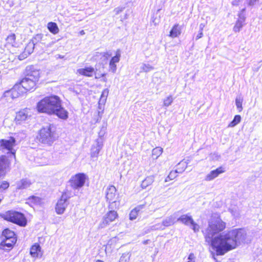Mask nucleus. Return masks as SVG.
<instances>
[{
	"label": "nucleus",
	"mask_w": 262,
	"mask_h": 262,
	"mask_svg": "<svg viewBox=\"0 0 262 262\" xmlns=\"http://www.w3.org/2000/svg\"><path fill=\"white\" fill-rule=\"evenodd\" d=\"M225 228L226 223L220 218H217L209 222L208 227L203 231L205 241L215 251L217 255H223L246 242L247 233L241 228L230 230L213 237Z\"/></svg>",
	"instance_id": "obj_1"
},
{
	"label": "nucleus",
	"mask_w": 262,
	"mask_h": 262,
	"mask_svg": "<svg viewBox=\"0 0 262 262\" xmlns=\"http://www.w3.org/2000/svg\"><path fill=\"white\" fill-rule=\"evenodd\" d=\"M37 110L39 113L55 115L63 120L69 116L68 112L61 105V99L56 95L47 96L40 100L37 104Z\"/></svg>",
	"instance_id": "obj_2"
},
{
	"label": "nucleus",
	"mask_w": 262,
	"mask_h": 262,
	"mask_svg": "<svg viewBox=\"0 0 262 262\" xmlns=\"http://www.w3.org/2000/svg\"><path fill=\"white\" fill-rule=\"evenodd\" d=\"M40 77L39 71L33 66H27L25 70V76L20 82L21 86L26 91L35 89Z\"/></svg>",
	"instance_id": "obj_3"
},
{
	"label": "nucleus",
	"mask_w": 262,
	"mask_h": 262,
	"mask_svg": "<svg viewBox=\"0 0 262 262\" xmlns=\"http://www.w3.org/2000/svg\"><path fill=\"white\" fill-rule=\"evenodd\" d=\"M37 138L39 142L51 145L57 138L55 126L53 124H50L42 127L40 129Z\"/></svg>",
	"instance_id": "obj_4"
},
{
	"label": "nucleus",
	"mask_w": 262,
	"mask_h": 262,
	"mask_svg": "<svg viewBox=\"0 0 262 262\" xmlns=\"http://www.w3.org/2000/svg\"><path fill=\"white\" fill-rule=\"evenodd\" d=\"M3 218L8 221L24 227L27 225V220L25 215L20 212L9 210L3 214Z\"/></svg>",
	"instance_id": "obj_5"
},
{
	"label": "nucleus",
	"mask_w": 262,
	"mask_h": 262,
	"mask_svg": "<svg viewBox=\"0 0 262 262\" xmlns=\"http://www.w3.org/2000/svg\"><path fill=\"white\" fill-rule=\"evenodd\" d=\"M117 189L113 185L108 186L106 190L105 198L106 202L108 203L109 209H117L120 205L119 201H118V196L116 195Z\"/></svg>",
	"instance_id": "obj_6"
},
{
	"label": "nucleus",
	"mask_w": 262,
	"mask_h": 262,
	"mask_svg": "<svg viewBox=\"0 0 262 262\" xmlns=\"http://www.w3.org/2000/svg\"><path fill=\"white\" fill-rule=\"evenodd\" d=\"M71 192L66 191L62 193L60 198L58 200L56 206H55V211L57 214L61 215L62 214L67 207L69 205L68 200L71 198Z\"/></svg>",
	"instance_id": "obj_7"
},
{
	"label": "nucleus",
	"mask_w": 262,
	"mask_h": 262,
	"mask_svg": "<svg viewBox=\"0 0 262 262\" xmlns=\"http://www.w3.org/2000/svg\"><path fill=\"white\" fill-rule=\"evenodd\" d=\"M86 179V176L84 173H77L70 179V186L74 189H79L84 185Z\"/></svg>",
	"instance_id": "obj_8"
},
{
	"label": "nucleus",
	"mask_w": 262,
	"mask_h": 262,
	"mask_svg": "<svg viewBox=\"0 0 262 262\" xmlns=\"http://www.w3.org/2000/svg\"><path fill=\"white\" fill-rule=\"evenodd\" d=\"M110 210L105 214L102 221L99 223L98 226L99 229L105 228L111 222L114 221L118 217V215L117 211L115 210V209Z\"/></svg>",
	"instance_id": "obj_9"
},
{
	"label": "nucleus",
	"mask_w": 262,
	"mask_h": 262,
	"mask_svg": "<svg viewBox=\"0 0 262 262\" xmlns=\"http://www.w3.org/2000/svg\"><path fill=\"white\" fill-rule=\"evenodd\" d=\"M16 144V140L13 137H10L8 140H0V150L6 149L9 152L15 155V152L13 150V147Z\"/></svg>",
	"instance_id": "obj_10"
},
{
	"label": "nucleus",
	"mask_w": 262,
	"mask_h": 262,
	"mask_svg": "<svg viewBox=\"0 0 262 262\" xmlns=\"http://www.w3.org/2000/svg\"><path fill=\"white\" fill-rule=\"evenodd\" d=\"M16 242V239L15 238H2V241L0 243V249L9 251L13 248Z\"/></svg>",
	"instance_id": "obj_11"
},
{
	"label": "nucleus",
	"mask_w": 262,
	"mask_h": 262,
	"mask_svg": "<svg viewBox=\"0 0 262 262\" xmlns=\"http://www.w3.org/2000/svg\"><path fill=\"white\" fill-rule=\"evenodd\" d=\"M9 162L8 158L4 155L0 157V179L4 177L6 174Z\"/></svg>",
	"instance_id": "obj_12"
},
{
	"label": "nucleus",
	"mask_w": 262,
	"mask_h": 262,
	"mask_svg": "<svg viewBox=\"0 0 262 262\" xmlns=\"http://www.w3.org/2000/svg\"><path fill=\"white\" fill-rule=\"evenodd\" d=\"M174 224L173 218L169 216L166 218L162 222V224H157L151 227L152 230H164L166 227L170 226Z\"/></svg>",
	"instance_id": "obj_13"
},
{
	"label": "nucleus",
	"mask_w": 262,
	"mask_h": 262,
	"mask_svg": "<svg viewBox=\"0 0 262 262\" xmlns=\"http://www.w3.org/2000/svg\"><path fill=\"white\" fill-rule=\"evenodd\" d=\"M103 146L102 141L101 139H98L96 140L95 143L92 145L91 147V155L92 158H97L99 151L102 149Z\"/></svg>",
	"instance_id": "obj_14"
},
{
	"label": "nucleus",
	"mask_w": 262,
	"mask_h": 262,
	"mask_svg": "<svg viewBox=\"0 0 262 262\" xmlns=\"http://www.w3.org/2000/svg\"><path fill=\"white\" fill-rule=\"evenodd\" d=\"M36 46L34 43L31 41L27 45L24 52L19 56L20 60H22L26 58L28 55L33 53L35 47Z\"/></svg>",
	"instance_id": "obj_15"
},
{
	"label": "nucleus",
	"mask_w": 262,
	"mask_h": 262,
	"mask_svg": "<svg viewBox=\"0 0 262 262\" xmlns=\"http://www.w3.org/2000/svg\"><path fill=\"white\" fill-rule=\"evenodd\" d=\"M32 184V182L31 181L27 179L24 178L22 179L19 181H18L16 182V190H23L29 188L31 185Z\"/></svg>",
	"instance_id": "obj_16"
},
{
	"label": "nucleus",
	"mask_w": 262,
	"mask_h": 262,
	"mask_svg": "<svg viewBox=\"0 0 262 262\" xmlns=\"http://www.w3.org/2000/svg\"><path fill=\"white\" fill-rule=\"evenodd\" d=\"M30 254L34 258L41 257L42 255V252L40 246L36 243L32 245L30 248Z\"/></svg>",
	"instance_id": "obj_17"
},
{
	"label": "nucleus",
	"mask_w": 262,
	"mask_h": 262,
	"mask_svg": "<svg viewBox=\"0 0 262 262\" xmlns=\"http://www.w3.org/2000/svg\"><path fill=\"white\" fill-rule=\"evenodd\" d=\"M224 172V170L223 169V168L222 167H220L215 170H211L206 176V177L205 178V180H206L207 181H211V180H213L214 179H215V178H216L217 177H218V176L220 174H221Z\"/></svg>",
	"instance_id": "obj_18"
},
{
	"label": "nucleus",
	"mask_w": 262,
	"mask_h": 262,
	"mask_svg": "<svg viewBox=\"0 0 262 262\" xmlns=\"http://www.w3.org/2000/svg\"><path fill=\"white\" fill-rule=\"evenodd\" d=\"M77 73L81 75L86 77H92L95 73V70L92 67H87L84 68L78 69Z\"/></svg>",
	"instance_id": "obj_19"
},
{
	"label": "nucleus",
	"mask_w": 262,
	"mask_h": 262,
	"mask_svg": "<svg viewBox=\"0 0 262 262\" xmlns=\"http://www.w3.org/2000/svg\"><path fill=\"white\" fill-rule=\"evenodd\" d=\"M51 39V37L49 34H48V33L46 34H42L41 40L40 41V43L45 45V46L46 47H48V48L51 47L55 42L54 41L49 42V41H50Z\"/></svg>",
	"instance_id": "obj_20"
},
{
	"label": "nucleus",
	"mask_w": 262,
	"mask_h": 262,
	"mask_svg": "<svg viewBox=\"0 0 262 262\" xmlns=\"http://www.w3.org/2000/svg\"><path fill=\"white\" fill-rule=\"evenodd\" d=\"M182 27L179 24L174 25L170 31L169 36L172 38L178 37L181 33Z\"/></svg>",
	"instance_id": "obj_21"
},
{
	"label": "nucleus",
	"mask_w": 262,
	"mask_h": 262,
	"mask_svg": "<svg viewBox=\"0 0 262 262\" xmlns=\"http://www.w3.org/2000/svg\"><path fill=\"white\" fill-rule=\"evenodd\" d=\"M27 110L20 111L16 114L15 120L17 122L21 121H25L29 117Z\"/></svg>",
	"instance_id": "obj_22"
},
{
	"label": "nucleus",
	"mask_w": 262,
	"mask_h": 262,
	"mask_svg": "<svg viewBox=\"0 0 262 262\" xmlns=\"http://www.w3.org/2000/svg\"><path fill=\"white\" fill-rule=\"evenodd\" d=\"M193 219L190 215L183 214L178 219V221L180 222L186 226H190L193 222Z\"/></svg>",
	"instance_id": "obj_23"
},
{
	"label": "nucleus",
	"mask_w": 262,
	"mask_h": 262,
	"mask_svg": "<svg viewBox=\"0 0 262 262\" xmlns=\"http://www.w3.org/2000/svg\"><path fill=\"white\" fill-rule=\"evenodd\" d=\"M2 238H15L16 239V237L15 236V233L10 230L8 228L5 229L2 232Z\"/></svg>",
	"instance_id": "obj_24"
},
{
	"label": "nucleus",
	"mask_w": 262,
	"mask_h": 262,
	"mask_svg": "<svg viewBox=\"0 0 262 262\" xmlns=\"http://www.w3.org/2000/svg\"><path fill=\"white\" fill-rule=\"evenodd\" d=\"M154 177L150 176L147 177L144 180L142 181L141 184V187L142 189L146 188L148 186H150L154 182Z\"/></svg>",
	"instance_id": "obj_25"
},
{
	"label": "nucleus",
	"mask_w": 262,
	"mask_h": 262,
	"mask_svg": "<svg viewBox=\"0 0 262 262\" xmlns=\"http://www.w3.org/2000/svg\"><path fill=\"white\" fill-rule=\"evenodd\" d=\"M20 86L21 85H20V84L19 85H15L11 89L12 92V100L18 98L23 92V91H20L19 90Z\"/></svg>",
	"instance_id": "obj_26"
},
{
	"label": "nucleus",
	"mask_w": 262,
	"mask_h": 262,
	"mask_svg": "<svg viewBox=\"0 0 262 262\" xmlns=\"http://www.w3.org/2000/svg\"><path fill=\"white\" fill-rule=\"evenodd\" d=\"M47 28L49 31L53 34H57L59 31V28L56 23L50 22L48 24Z\"/></svg>",
	"instance_id": "obj_27"
},
{
	"label": "nucleus",
	"mask_w": 262,
	"mask_h": 262,
	"mask_svg": "<svg viewBox=\"0 0 262 262\" xmlns=\"http://www.w3.org/2000/svg\"><path fill=\"white\" fill-rule=\"evenodd\" d=\"M188 162H187L184 161H181L179 162L177 166L176 171H178V173H181L186 169Z\"/></svg>",
	"instance_id": "obj_28"
},
{
	"label": "nucleus",
	"mask_w": 262,
	"mask_h": 262,
	"mask_svg": "<svg viewBox=\"0 0 262 262\" xmlns=\"http://www.w3.org/2000/svg\"><path fill=\"white\" fill-rule=\"evenodd\" d=\"M28 200L29 201V202L37 205H40L42 202L41 198L34 195L30 196L28 199Z\"/></svg>",
	"instance_id": "obj_29"
},
{
	"label": "nucleus",
	"mask_w": 262,
	"mask_h": 262,
	"mask_svg": "<svg viewBox=\"0 0 262 262\" xmlns=\"http://www.w3.org/2000/svg\"><path fill=\"white\" fill-rule=\"evenodd\" d=\"M241 121V117L239 115H236L234 117L233 120L229 124L228 127H233L238 124Z\"/></svg>",
	"instance_id": "obj_30"
},
{
	"label": "nucleus",
	"mask_w": 262,
	"mask_h": 262,
	"mask_svg": "<svg viewBox=\"0 0 262 262\" xmlns=\"http://www.w3.org/2000/svg\"><path fill=\"white\" fill-rule=\"evenodd\" d=\"M243 101V98L241 96H237L235 98V104L240 112L243 110L242 103Z\"/></svg>",
	"instance_id": "obj_31"
},
{
	"label": "nucleus",
	"mask_w": 262,
	"mask_h": 262,
	"mask_svg": "<svg viewBox=\"0 0 262 262\" xmlns=\"http://www.w3.org/2000/svg\"><path fill=\"white\" fill-rule=\"evenodd\" d=\"M162 148L160 147H157L152 149V155L154 158L157 159L162 154Z\"/></svg>",
	"instance_id": "obj_32"
},
{
	"label": "nucleus",
	"mask_w": 262,
	"mask_h": 262,
	"mask_svg": "<svg viewBox=\"0 0 262 262\" xmlns=\"http://www.w3.org/2000/svg\"><path fill=\"white\" fill-rule=\"evenodd\" d=\"M238 20L245 22L246 18V8H243L238 13Z\"/></svg>",
	"instance_id": "obj_33"
},
{
	"label": "nucleus",
	"mask_w": 262,
	"mask_h": 262,
	"mask_svg": "<svg viewBox=\"0 0 262 262\" xmlns=\"http://www.w3.org/2000/svg\"><path fill=\"white\" fill-rule=\"evenodd\" d=\"M121 57V51L120 49H118L116 52V55L114 57H112L110 62L114 63H118L120 61Z\"/></svg>",
	"instance_id": "obj_34"
},
{
	"label": "nucleus",
	"mask_w": 262,
	"mask_h": 262,
	"mask_svg": "<svg viewBox=\"0 0 262 262\" xmlns=\"http://www.w3.org/2000/svg\"><path fill=\"white\" fill-rule=\"evenodd\" d=\"M245 25V22L237 20L235 25L233 28L234 32H239L241 29Z\"/></svg>",
	"instance_id": "obj_35"
},
{
	"label": "nucleus",
	"mask_w": 262,
	"mask_h": 262,
	"mask_svg": "<svg viewBox=\"0 0 262 262\" xmlns=\"http://www.w3.org/2000/svg\"><path fill=\"white\" fill-rule=\"evenodd\" d=\"M41 33H39L35 35L30 40L34 45L37 46L38 43H40L41 40Z\"/></svg>",
	"instance_id": "obj_36"
},
{
	"label": "nucleus",
	"mask_w": 262,
	"mask_h": 262,
	"mask_svg": "<svg viewBox=\"0 0 262 262\" xmlns=\"http://www.w3.org/2000/svg\"><path fill=\"white\" fill-rule=\"evenodd\" d=\"M154 67L152 66H151V65H150L149 64L144 63L141 67V72H146V73H147V72H149L152 71V70H154Z\"/></svg>",
	"instance_id": "obj_37"
},
{
	"label": "nucleus",
	"mask_w": 262,
	"mask_h": 262,
	"mask_svg": "<svg viewBox=\"0 0 262 262\" xmlns=\"http://www.w3.org/2000/svg\"><path fill=\"white\" fill-rule=\"evenodd\" d=\"M131 254L129 252L123 253L121 255L119 262H129Z\"/></svg>",
	"instance_id": "obj_38"
},
{
	"label": "nucleus",
	"mask_w": 262,
	"mask_h": 262,
	"mask_svg": "<svg viewBox=\"0 0 262 262\" xmlns=\"http://www.w3.org/2000/svg\"><path fill=\"white\" fill-rule=\"evenodd\" d=\"M178 171H176V169L174 171H171L168 177L166 178L165 181L167 182L168 180H173L177 176Z\"/></svg>",
	"instance_id": "obj_39"
},
{
	"label": "nucleus",
	"mask_w": 262,
	"mask_h": 262,
	"mask_svg": "<svg viewBox=\"0 0 262 262\" xmlns=\"http://www.w3.org/2000/svg\"><path fill=\"white\" fill-rule=\"evenodd\" d=\"M259 2V0H246L245 4L248 7H253Z\"/></svg>",
	"instance_id": "obj_40"
},
{
	"label": "nucleus",
	"mask_w": 262,
	"mask_h": 262,
	"mask_svg": "<svg viewBox=\"0 0 262 262\" xmlns=\"http://www.w3.org/2000/svg\"><path fill=\"white\" fill-rule=\"evenodd\" d=\"M15 35L11 34L7 37L6 41L7 43L13 45L15 42Z\"/></svg>",
	"instance_id": "obj_41"
},
{
	"label": "nucleus",
	"mask_w": 262,
	"mask_h": 262,
	"mask_svg": "<svg viewBox=\"0 0 262 262\" xmlns=\"http://www.w3.org/2000/svg\"><path fill=\"white\" fill-rule=\"evenodd\" d=\"M138 213L139 212L134 208L129 213V219L130 220H134L136 219L137 215H138Z\"/></svg>",
	"instance_id": "obj_42"
},
{
	"label": "nucleus",
	"mask_w": 262,
	"mask_h": 262,
	"mask_svg": "<svg viewBox=\"0 0 262 262\" xmlns=\"http://www.w3.org/2000/svg\"><path fill=\"white\" fill-rule=\"evenodd\" d=\"M102 55V57L104 58L103 60L106 61L110 57L112 56V53L111 51H106L104 52H101L100 53Z\"/></svg>",
	"instance_id": "obj_43"
},
{
	"label": "nucleus",
	"mask_w": 262,
	"mask_h": 262,
	"mask_svg": "<svg viewBox=\"0 0 262 262\" xmlns=\"http://www.w3.org/2000/svg\"><path fill=\"white\" fill-rule=\"evenodd\" d=\"M190 228L193 230L194 232L196 233L199 231L200 226L199 225L194 222L193 220V222H191V224L189 226Z\"/></svg>",
	"instance_id": "obj_44"
},
{
	"label": "nucleus",
	"mask_w": 262,
	"mask_h": 262,
	"mask_svg": "<svg viewBox=\"0 0 262 262\" xmlns=\"http://www.w3.org/2000/svg\"><path fill=\"white\" fill-rule=\"evenodd\" d=\"M173 101V98L171 96L167 97L164 100V105L165 106H168L172 103Z\"/></svg>",
	"instance_id": "obj_45"
},
{
	"label": "nucleus",
	"mask_w": 262,
	"mask_h": 262,
	"mask_svg": "<svg viewBox=\"0 0 262 262\" xmlns=\"http://www.w3.org/2000/svg\"><path fill=\"white\" fill-rule=\"evenodd\" d=\"M9 186V183L6 181L0 182V189L6 190Z\"/></svg>",
	"instance_id": "obj_46"
},
{
	"label": "nucleus",
	"mask_w": 262,
	"mask_h": 262,
	"mask_svg": "<svg viewBox=\"0 0 262 262\" xmlns=\"http://www.w3.org/2000/svg\"><path fill=\"white\" fill-rule=\"evenodd\" d=\"M4 97L7 98V101H10V99H12L11 90L6 91L3 95Z\"/></svg>",
	"instance_id": "obj_47"
},
{
	"label": "nucleus",
	"mask_w": 262,
	"mask_h": 262,
	"mask_svg": "<svg viewBox=\"0 0 262 262\" xmlns=\"http://www.w3.org/2000/svg\"><path fill=\"white\" fill-rule=\"evenodd\" d=\"M108 94V90L107 89H104L101 94V98L105 100Z\"/></svg>",
	"instance_id": "obj_48"
},
{
	"label": "nucleus",
	"mask_w": 262,
	"mask_h": 262,
	"mask_svg": "<svg viewBox=\"0 0 262 262\" xmlns=\"http://www.w3.org/2000/svg\"><path fill=\"white\" fill-rule=\"evenodd\" d=\"M109 67L110 68V70L112 71V72L115 73L117 69V66L116 65V63H112L110 62L109 63Z\"/></svg>",
	"instance_id": "obj_49"
},
{
	"label": "nucleus",
	"mask_w": 262,
	"mask_h": 262,
	"mask_svg": "<svg viewBox=\"0 0 262 262\" xmlns=\"http://www.w3.org/2000/svg\"><path fill=\"white\" fill-rule=\"evenodd\" d=\"M124 8H125L124 7H119L116 8L114 9V11L115 12L116 15H118L120 12H121L124 9Z\"/></svg>",
	"instance_id": "obj_50"
},
{
	"label": "nucleus",
	"mask_w": 262,
	"mask_h": 262,
	"mask_svg": "<svg viewBox=\"0 0 262 262\" xmlns=\"http://www.w3.org/2000/svg\"><path fill=\"white\" fill-rule=\"evenodd\" d=\"M144 207H145V205L142 204V205H140L137 206L136 208H135V209L139 212L143 209H144Z\"/></svg>",
	"instance_id": "obj_51"
},
{
	"label": "nucleus",
	"mask_w": 262,
	"mask_h": 262,
	"mask_svg": "<svg viewBox=\"0 0 262 262\" xmlns=\"http://www.w3.org/2000/svg\"><path fill=\"white\" fill-rule=\"evenodd\" d=\"M95 73V78L96 79H99V78H100L101 77H103L105 76V74L104 73H103V74H99V73Z\"/></svg>",
	"instance_id": "obj_52"
},
{
	"label": "nucleus",
	"mask_w": 262,
	"mask_h": 262,
	"mask_svg": "<svg viewBox=\"0 0 262 262\" xmlns=\"http://www.w3.org/2000/svg\"><path fill=\"white\" fill-rule=\"evenodd\" d=\"M203 31L199 30V32L198 33V34L196 35L195 39L198 40V39L202 38L203 37Z\"/></svg>",
	"instance_id": "obj_53"
},
{
	"label": "nucleus",
	"mask_w": 262,
	"mask_h": 262,
	"mask_svg": "<svg viewBox=\"0 0 262 262\" xmlns=\"http://www.w3.org/2000/svg\"><path fill=\"white\" fill-rule=\"evenodd\" d=\"M239 2H240V1L234 0L232 2V5H233V6H238V3H239Z\"/></svg>",
	"instance_id": "obj_54"
},
{
	"label": "nucleus",
	"mask_w": 262,
	"mask_h": 262,
	"mask_svg": "<svg viewBox=\"0 0 262 262\" xmlns=\"http://www.w3.org/2000/svg\"><path fill=\"white\" fill-rule=\"evenodd\" d=\"M194 257V254L193 253H190L188 256V259L192 260Z\"/></svg>",
	"instance_id": "obj_55"
},
{
	"label": "nucleus",
	"mask_w": 262,
	"mask_h": 262,
	"mask_svg": "<svg viewBox=\"0 0 262 262\" xmlns=\"http://www.w3.org/2000/svg\"><path fill=\"white\" fill-rule=\"evenodd\" d=\"M204 27H205V25H204L203 24H201L199 26V29H200L199 30L203 31Z\"/></svg>",
	"instance_id": "obj_56"
},
{
	"label": "nucleus",
	"mask_w": 262,
	"mask_h": 262,
	"mask_svg": "<svg viewBox=\"0 0 262 262\" xmlns=\"http://www.w3.org/2000/svg\"><path fill=\"white\" fill-rule=\"evenodd\" d=\"M64 56L60 55V54H57L56 55V57L57 59H58V58L62 59L64 58Z\"/></svg>",
	"instance_id": "obj_57"
},
{
	"label": "nucleus",
	"mask_w": 262,
	"mask_h": 262,
	"mask_svg": "<svg viewBox=\"0 0 262 262\" xmlns=\"http://www.w3.org/2000/svg\"><path fill=\"white\" fill-rule=\"evenodd\" d=\"M72 91L73 92V93H75L76 95H78L80 93V91H78V90H76L75 89H74L72 90Z\"/></svg>",
	"instance_id": "obj_58"
},
{
	"label": "nucleus",
	"mask_w": 262,
	"mask_h": 262,
	"mask_svg": "<svg viewBox=\"0 0 262 262\" xmlns=\"http://www.w3.org/2000/svg\"><path fill=\"white\" fill-rule=\"evenodd\" d=\"M100 53L98 52H96V53L95 54V57H99V56L102 57V55H100Z\"/></svg>",
	"instance_id": "obj_59"
},
{
	"label": "nucleus",
	"mask_w": 262,
	"mask_h": 262,
	"mask_svg": "<svg viewBox=\"0 0 262 262\" xmlns=\"http://www.w3.org/2000/svg\"><path fill=\"white\" fill-rule=\"evenodd\" d=\"M148 240H146L144 241L143 243L144 244H147L148 243Z\"/></svg>",
	"instance_id": "obj_60"
},
{
	"label": "nucleus",
	"mask_w": 262,
	"mask_h": 262,
	"mask_svg": "<svg viewBox=\"0 0 262 262\" xmlns=\"http://www.w3.org/2000/svg\"><path fill=\"white\" fill-rule=\"evenodd\" d=\"M102 81H103V82H106V81H107V79H106V78H104L103 79Z\"/></svg>",
	"instance_id": "obj_61"
},
{
	"label": "nucleus",
	"mask_w": 262,
	"mask_h": 262,
	"mask_svg": "<svg viewBox=\"0 0 262 262\" xmlns=\"http://www.w3.org/2000/svg\"><path fill=\"white\" fill-rule=\"evenodd\" d=\"M96 262H103V261L101 260H99V259H98L96 261Z\"/></svg>",
	"instance_id": "obj_62"
},
{
	"label": "nucleus",
	"mask_w": 262,
	"mask_h": 262,
	"mask_svg": "<svg viewBox=\"0 0 262 262\" xmlns=\"http://www.w3.org/2000/svg\"><path fill=\"white\" fill-rule=\"evenodd\" d=\"M80 34H84V31H83V30H82V31L80 32Z\"/></svg>",
	"instance_id": "obj_63"
}]
</instances>
